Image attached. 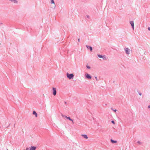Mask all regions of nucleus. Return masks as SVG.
Instances as JSON below:
<instances>
[{
    "label": "nucleus",
    "mask_w": 150,
    "mask_h": 150,
    "mask_svg": "<svg viewBox=\"0 0 150 150\" xmlns=\"http://www.w3.org/2000/svg\"><path fill=\"white\" fill-rule=\"evenodd\" d=\"M86 46L88 48V49L89 48L90 50L91 51H92V47H91L88 46L87 45H86Z\"/></svg>",
    "instance_id": "f8f14e48"
},
{
    "label": "nucleus",
    "mask_w": 150,
    "mask_h": 150,
    "mask_svg": "<svg viewBox=\"0 0 150 150\" xmlns=\"http://www.w3.org/2000/svg\"><path fill=\"white\" fill-rule=\"evenodd\" d=\"M11 1L12 2L15 4H16L17 3L18 1L16 0H9Z\"/></svg>",
    "instance_id": "6e6552de"
},
{
    "label": "nucleus",
    "mask_w": 150,
    "mask_h": 150,
    "mask_svg": "<svg viewBox=\"0 0 150 150\" xmlns=\"http://www.w3.org/2000/svg\"><path fill=\"white\" fill-rule=\"evenodd\" d=\"M36 148V147L31 146L30 148V150H35Z\"/></svg>",
    "instance_id": "0eeeda50"
},
{
    "label": "nucleus",
    "mask_w": 150,
    "mask_h": 150,
    "mask_svg": "<svg viewBox=\"0 0 150 150\" xmlns=\"http://www.w3.org/2000/svg\"><path fill=\"white\" fill-rule=\"evenodd\" d=\"M140 141H138V142H137V143H138L140 144Z\"/></svg>",
    "instance_id": "6ab92c4d"
},
{
    "label": "nucleus",
    "mask_w": 150,
    "mask_h": 150,
    "mask_svg": "<svg viewBox=\"0 0 150 150\" xmlns=\"http://www.w3.org/2000/svg\"><path fill=\"white\" fill-rule=\"evenodd\" d=\"M98 57H99L100 58H103L104 57V56H102L101 55H99V54H98Z\"/></svg>",
    "instance_id": "ddd939ff"
},
{
    "label": "nucleus",
    "mask_w": 150,
    "mask_h": 150,
    "mask_svg": "<svg viewBox=\"0 0 150 150\" xmlns=\"http://www.w3.org/2000/svg\"><path fill=\"white\" fill-rule=\"evenodd\" d=\"M106 60V58L105 57V56H104V57L103 58H102Z\"/></svg>",
    "instance_id": "2eb2a0df"
},
{
    "label": "nucleus",
    "mask_w": 150,
    "mask_h": 150,
    "mask_svg": "<svg viewBox=\"0 0 150 150\" xmlns=\"http://www.w3.org/2000/svg\"><path fill=\"white\" fill-rule=\"evenodd\" d=\"M78 40V41H79H79H80V39H79Z\"/></svg>",
    "instance_id": "412c9836"
},
{
    "label": "nucleus",
    "mask_w": 150,
    "mask_h": 150,
    "mask_svg": "<svg viewBox=\"0 0 150 150\" xmlns=\"http://www.w3.org/2000/svg\"><path fill=\"white\" fill-rule=\"evenodd\" d=\"M148 108H150V105L148 106Z\"/></svg>",
    "instance_id": "4be33fe9"
},
{
    "label": "nucleus",
    "mask_w": 150,
    "mask_h": 150,
    "mask_svg": "<svg viewBox=\"0 0 150 150\" xmlns=\"http://www.w3.org/2000/svg\"><path fill=\"white\" fill-rule=\"evenodd\" d=\"M81 136L82 137H83V138L86 139H87L88 138V137L87 135L86 134H82L81 135Z\"/></svg>",
    "instance_id": "39448f33"
},
{
    "label": "nucleus",
    "mask_w": 150,
    "mask_h": 150,
    "mask_svg": "<svg viewBox=\"0 0 150 150\" xmlns=\"http://www.w3.org/2000/svg\"><path fill=\"white\" fill-rule=\"evenodd\" d=\"M110 141H111V142L113 143H117V142L116 141H114L112 139H111Z\"/></svg>",
    "instance_id": "9b49d317"
},
{
    "label": "nucleus",
    "mask_w": 150,
    "mask_h": 150,
    "mask_svg": "<svg viewBox=\"0 0 150 150\" xmlns=\"http://www.w3.org/2000/svg\"><path fill=\"white\" fill-rule=\"evenodd\" d=\"M87 67L88 69H90V67H89L88 66H87Z\"/></svg>",
    "instance_id": "f3484780"
},
{
    "label": "nucleus",
    "mask_w": 150,
    "mask_h": 150,
    "mask_svg": "<svg viewBox=\"0 0 150 150\" xmlns=\"http://www.w3.org/2000/svg\"><path fill=\"white\" fill-rule=\"evenodd\" d=\"M63 117H66V118H67V119H69L71 121L73 122V120L72 119H71L70 117H67L66 116H64Z\"/></svg>",
    "instance_id": "1a4fd4ad"
},
{
    "label": "nucleus",
    "mask_w": 150,
    "mask_h": 150,
    "mask_svg": "<svg viewBox=\"0 0 150 150\" xmlns=\"http://www.w3.org/2000/svg\"><path fill=\"white\" fill-rule=\"evenodd\" d=\"M125 50L126 51V53L127 54H129L130 50L129 49L126 48Z\"/></svg>",
    "instance_id": "7ed1b4c3"
},
{
    "label": "nucleus",
    "mask_w": 150,
    "mask_h": 150,
    "mask_svg": "<svg viewBox=\"0 0 150 150\" xmlns=\"http://www.w3.org/2000/svg\"><path fill=\"white\" fill-rule=\"evenodd\" d=\"M148 29L149 30H150V27H149L148 28Z\"/></svg>",
    "instance_id": "a211bd4d"
},
{
    "label": "nucleus",
    "mask_w": 150,
    "mask_h": 150,
    "mask_svg": "<svg viewBox=\"0 0 150 150\" xmlns=\"http://www.w3.org/2000/svg\"><path fill=\"white\" fill-rule=\"evenodd\" d=\"M52 90L53 91V94L54 96H55L56 95L57 93L56 88H53Z\"/></svg>",
    "instance_id": "f03ea898"
},
{
    "label": "nucleus",
    "mask_w": 150,
    "mask_h": 150,
    "mask_svg": "<svg viewBox=\"0 0 150 150\" xmlns=\"http://www.w3.org/2000/svg\"><path fill=\"white\" fill-rule=\"evenodd\" d=\"M51 3L54 4V0H51Z\"/></svg>",
    "instance_id": "4468645a"
},
{
    "label": "nucleus",
    "mask_w": 150,
    "mask_h": 150,
    "mask_svg": "<svg viewBox=\"0 0 150 150\" xmlns=\"http://www.w3.org/2000/svg\"><path fill=\"white\" fill-rule=\"evenodd\" d=\"M33 114L34 115H35L36 117H37V113H36V112L35 111H33Z\"/></svg>",
    "instance_id": "9d476101"
},
{
    "label": "nucleus",
    "mask_w": 150,
    "mask_h": 150,
    "mask_svg": "<svg viewBox=\"0 0 150 150\" xmlns=\"http://www.w3.org/2000/svg\"><path fill=\"white\" fill-rule=\"evenodd\" d=\"M140 94V95H141V94Z\"/></svg>",
    "instance_id": "5701e85b"
},
{
    "label": "nucleus",
    "mask_w": 150,
    "mask_h": 150,
    "mask_svg": "<svg viewBox=\"0 0 150 150\" xmlns=\"http://www.w3.org/2000/svg\"><path fill=\"white\" fill-rule=\"evenodd\" d=\"M114 111L115 112H116L117 111L116 110H114Z\"/></svg>",
    "instance_id": "aec40b11"
},
{
    "label": "nucleus",
    "mask_w": 150,
    "mask_h": 150,
    "mask_svg": "<svg viewBox=\"0 0 150 150\" xmlns=\"http://www.w3.org/2000/svg\"><path fill=\"white\" fill-rule=\"evenodd\" d=\"M67 77L70 79L73 78L74 76L73 74H69L68 73H67Z\"/></svg>",
    "instance_id": "f257e3e1"
},
{
    "label": "nucleus",
    "mask_w": 150,
    "mask_h": 150,
    "mask_svg": "<svg viewBox=\"0 0 150 150\" xmlns=\"http://www.w3.org/2000/svg\"><path fill=\"white\" fill-rule=\"evenodd\" d=\"M130 23L131 25L132 26V27L133 29H134V22L133 21H131L130 22Z\"/></svg>",
    "instance_id": "20e7f679"
},
{
    "label": "nucleus",
    "mask_w": 150,
    "mask_h": 150,
    "mask_svg": "<svg viewBox=\"0 0 150 150\" xmlns=\"http://www.w3.org/2000/svg\"><path fill=\"white\" fill-rule=\"evenodd\" d=\"M112 122L113 124H115V122H114V121H112V122Z\"/></svg>",
    "instance_id": "dca6fc26"
},
{
    "label": "nucleus",
    "mask_w": 150,
    "mask_h": 150,
    "mask_svg": "<svg viewBox=\"0 0 150 150\" xmlns=\"http://www.w3.org/2000/svg\"><path fill=\"white\" fill-rule=\"evenodd\" d=\"M86 77V78L88 79H91V76L88 74H85Z\"/></svg>",
    "instance_id": "423d86ee"
}]
</instances>
